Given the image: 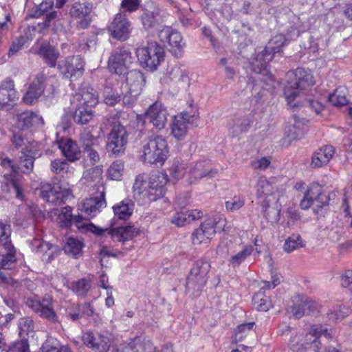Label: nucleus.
<instances>
[{
    "mask_svg": "<svg viewBox=\"0 0 352 352\" xmlns=\"http://www.w3.org/2000/svg\"><path fill=\"white\" fill-rule=\"evenodd\" d=\"M168 153L167 142L161 136H151L142 142L140 158L144 163L162 166L167 159Z\"/></svg>",
    "mask_w": 352,
    "mask_h": 352,
    "instance_id": "obj_1",
    "label": "nucleus"
},
{
    "mask_svg": "<svg viewBox=\"0 0 352 352\" xmlns=\"http://www.w3.org/2000/svg\"><path fill=\"white\" fill-rule=\"evenodd\" d=\"M289 78L294 77V80L288 81L284 89V94L288 104L296 107V104H292L296 96L300 91L307 89L314 85L313 76L304 68H297L295 72L289 74Z\"/></svg>",
    "mask_w": 352,
    "mask_h": 352,
    "instance_id": "obj_2",
    "label": "nucleus"
},
{
    "mask_svg": "<svg viewBox=\"0 0 352 352\" xmlns=\"http://www.w3.org/2000/svg\"><path fill=\"white\" fill-rule=\"evenodd\" d=\"M287 38L283 34L274 36L267 44L264 50L257 54L254 66V71L257 74H267V65L274 58V54L282 52V48L285 45Z\"/></svg>",
    "mask_w": 352,
    "mask_h": 352,
    "instance_id": "obj_3",
    "label": "nucleus"
},
{
    "mask_svg": "<svg viewBox=\"0 0 352 352\" xmlns=\"http://www.w3.org/2000/svg\"><path fill=\"white\" fill-rule=\"evenodd\" d=\"M140 65L148 71H154L164 60L165 52L157 42H150L146 46L136 49Z\"/></svg>",
    "mask_w": 352,
    "mask_h": 352,
    "instance_id": "obj_4",
    "label": "nucleus"
},
{
    "mask_svg": "<svg viewBox=\"0 0 352 352\" xmlns=\"http://www.w3.org/2000/svg\"><path fill=\"white\" fill-rule=\"evenodd\" d=\"M210 270V264L206 259H199L195 263L186 278V287L188 292L194 295L200 294L207 282Z\"/></svg>",
    "mask_w": 352,
    "mask_h": 352,
    "instance_id": "obj_5",
    "label": "nucleus"
},
{
    "mask_svg": "<svg viewBox=\"0 0 352 352\" xmlns=\"http://www.w3.org/2000/svg\"><path fill=\"white\" fill-rule=\"evenodd\" d=\"M129 132L120 121L111 124L110 132L107 135V150L115 157L124 153L128 142Z\"/></svg>",
    "mask_w": 352,
    "mask_h": 352,
    "instance_id": "obj_6",
    "label": "nucleus"
},
{
    "mask_svg": "<svg viewBox=\"0 0 352 352\" xmlns=\"http://www.w3.org/2000/svg\"><path fill=\"white\" fill-rule=\"evenodd\" d=\"M131 50L124 46L115 48L108 60V67L111 73L118 75L124 74L134 62Z\"/></svg>",
    "mask_w": 352,
    "mask_h": 352,
    "instance_id": "obj_7",
    "label": "nucleus"
},
{
    "mask_svg": "<svg viewBox=\"0 0 352 352\" xmlns=\"http://www.w3.org/2000/svg\"><path fill=\"white\" fill-rule=\"evenodd\" d=\"M330 198L328 195L322 192V187L318 184H311L305 192L300 206L302 209L307 210L315 205L314 212L316 214L326 206H328Z\"/></svg>",
    "mask_w": 352,
    "mask_h": 352,
    "instance_id": "obj_8",
    "label": "nucleus"
},
{
    "mask_svg": "<svg viewBox=\"0 0 352 352\" xmlns=\"http://www.w3.org/2000/svg\"><path fill=\"white\" fill-rule=\"evenodd\" d=\"M94 5L88 1H74L69 7V16L76 21V27L79 30L87 29L92 21L91 12Z\"/></svg>",
    "mask_w": 352,
    "mask_h": 352,
    "instance_id": "obj_9",
    "label": "nucleus"
},
{
    "mask_svg": "<svg viewBox=\"0 0 352 352\" xmlns=\"http://www.w3.org/2000/svg\"><path fill=\"white\" fill-rule=\"evenodd\" d=\"M79 142L91 164L98 163L100 160L99 152L101 150L98 138L94 136L91 131L85 128L80 133Z\"/></svg>",
    "mask_w": 352,
    "mask_h": 352,
    "instance_id": "obj_10",
    "label": "nucleus"
},
{
    "mask_svg": "<svg viewBox=\"0 0 352 352\" xmlns=\"http://www.w3.org/2000/svg\"><path fill=\"white\" fill-rule=\"evenodd\" d=\"M86 229L87 231L98 236H102L107 233L114 241H117L131 240L138 234L136 229L131 226H122L113 229H102L92 223H89L86 226Z\"/></svg>",
    "mask_w": 352,
    "mask_h": 352,
    "instance_id": "obj_11",
    "label": "nucleus"
},
{
    "mask_svg": "<svg viewBox=\"0 0 352 352\" xmlns=\"http://www.w3.org/2000/svg\"><path fill=\"white\" fill-rule=\"evenodd\" d=\"M159 38L174 56L177 57L182 56L185 43L178 31L171 27H165L159 32Z\"/></svg>",
    "mask_w": 352,
    "mask_h": 352,
    "instance_id": "obj_12",
    "label": "nucleus"
},
{
    "mask_svg": "<svg viewBox=\"0 0 352 352\" xmlns=\"http://www.w3.org/2000/svg\"><path fill=\"white\" fill-rule=\"evenodd\" d=\"M85 63L80 56L66 57L58 65L64 77L75 80L80 77L84 72Z\"/></svg>",
    "mask_w": 352,
    "mask_h": 352,
    "instance_id": "obj_13",
    "label": "nucleus"
},
{
    "mask_svg": "<svg viewBox=\"0 0 352 352\" xmlns=\"http://www.w3.org/2000/svg\"><path fill=\"white\" fill-rule=\"evenodd\" d=\"M82 341L85 345L98 352H120L116 345L110 344L108 337L98 333L85 332L82 336Z\"/></svg>",
    "mask_w": 352,
    "mask_h": 352,
    "instance_id": "obj_14",
    "label": "nucleus"
},
{
    "mask_svg": "<svg viewBox=\"0 0 352 352\" xmlns=\"http://www.w3.org/2000/svg\"><path fill=\"white\" fill-rule=\"evenodd\" d=\"M108 30L112 37L125 41L129 37L131 23L125 13H118L108 27Z\"/></svg>",
    "mask_w": 352,
    "mask_h": 352,
    "instance_id": "obj_15",
    "label": "nucleus"
},
{
    "mask_svg": "<svg viewBox=\"0 0 352 352\" xmlns=\"http://www.w3.org/2000/svg\"><path fill=\"white\" fill-rule=\"evenodd\" d=\"M70 191L62 189L58 185L44 184L41 186L40 195L46 201L54 205H61L67 200Z\"/></svg>",
    "mask_w": 352,
    "mask_h": 352,
    "instance_id": "obj_16",
    "label": "nucleus"
},
{
    "mask_svg": "<svg viewBox=\"0 0 352 352\" xmlns=\"http://www.w3.org/2000/svg\"><path fill=\"white\" fill-rule=\"evenodd\" d=\"M321 336H324L327 338L331 337L327 328L320 324L312 325L309 331L305 336L303 335L302 341L305 351L312 349L315 352H318L321 347V342L319 340V338Z\"/></svg>",
    "mask_w": 352,
    "mask_h": 352,
    "instance_id": "obj_17",
    "label": "nucleus"
},
{
    "mask_svg": "<svg viewBox=\"0 0 352 352\" xmlns=\"http://www.w3.org/2000/svg\"><path fill=\"white\" fill-rule=\"evenodd\" d=\"M217 221L214 218H208L201 223L192 234V241L194 244L208 243L216 233Z\"/></svg>",
    "mask_w": 352,
    "mask_h": 352,
    "instance_id": "obj_18",
    "label": "nucleus"
},
{
    "mask_svg": "<svg viewBox=\"0 0 352 352\" xmlns=\"http://www.w3.org/2000/svg\"><path fill=\"white\" fill-rule=\"evenodd\" d=\"M47 78V76L43 73L36 76L23 97V100L25 104L31 105L38 101L45 91V83Z\"/></svg>",
    "mask_w": 352,
    "mask_h": 352,
    "instance_id": "obj_19",
    "label": "nucleus"
},
{
    "mask_svg": "<svg viewBox=\"0 0 352 352\" xmlns=\"http://www.w3.org/2000/svg\"><path fill=\"white\" fill-rule=\"evenodd\" d=\"M18 99L13 80L7 78L0 85L1 109L9 110L15 104Z\"/></svg>",
    "mask_w": 352,
    "mask_h": 352,
    "instance_id": "obj_20",
    "label": "nucleus"
},
{
    "mask_svg": "<svg viewBox=\"0 0 352 352\" xmlns=\"http://www.w3.org/2000/svg\"><path fill=\"white\" fill-rule=\"evenodd\" d=\"M167 110L162 104L155 102L146 112L145 119L158 130L162 129L167 122Z\"/></svg>",
    "mask_w": 352,
    "mask_h": 352,
    "instance_id": "obj_21",
    "label": "nucleus"
},
{
    "mask_svg": "<svg viewBox=\"0 0 352 352\" xmlns=\"http://www.w3.org/2000/svg\"><path fill=\"white\" fill-rule=\"evenodd\" d=\"M37 143L33 142L19 155V170L23 173H30L34 168V163L37 155Z\"/></svg>",
    "mask_w": 352,
    "mask_h": 352,
    "instance_id": "obj_22",
    "label": "nucleus"
},
{
    "mask_svg": "<svg viewBox=\"0 0 352 352\" xmlns=\"http://www.w3.org/2000/svg\"><path fill=\"white\" fill-rule=\"evenodd\" d=\"M58 148L67 160L74 162L81 157V151L77 143L70 138H61L57 140Z\"/></svg>",
    "mask_w": 352,
    "mask_h": 352,
    "instance_id": "obj_23",
    "label": "nucleus"
},
{
    "mask_svg": "<svg viewBox=\"0 0 352 352\" xmlns=\"http://www.w3.org/2000/svg\"><path fill=\"white\" fill-rule=\"evenodd\" d=\"M256 189V195L261 199V202H263L267 199H272L274 203L279 200L278 193L275 191L273 186L265 177L261 176L258 178Z\"/></svg>",
    "mask_w": 352,
    "mask_h": 352,
    "instance_id": "obj_24",
    "label": "nucleus"
},
{
    "mask_svg": "<svg viewBox=\"0 0 352 352\" xmlns=\"http://www.w3.org/2000/svg\"><path fill=\"white\" fill-rule=\"evenodd\" d=\"M15 125L21 130L28 129L34 125H43L44 122L41 116L33 111H24L16 115Z\"/></svg>",
    "mask_w": 352,
    "mask_h": 352,
    "instance_id": "obj_25",
    "label": "nucleus"
},
{
    "mask_svg": "<svg viewBox=\"0 0 352 352\" xmlns=\"http://www.w3.org/2000/svg\"><path fill=\"white\" fill-rule=\"evenodd\" d=\"M160 12V8L153 3L148 5L147 8L143 10L140 19L144 30H149L159 23Z\"/></svg>",
    "mask_w": 352,
    "mask_h": 352,
    "instance_id": "obj_26",
    "label": "nucleus"
},
{
    "mask_svg": "<svg viewBox=\"0 0 352 352\" xmlns=\"http://www.w3.org/2000/svg\"><path fill=\"white\" fill-rule=\"evenodd\" d=\"M190 174L195 179L212 178L218 174V170L214 168L209 161H200L196 162L191 168Z\"/></svg>",
    "mask_w": 352,
    "mask_h": 352,
    "instance_id": "obj_27",
    "label": "nucleus"
},
{
    "mask_svg": "<svg viewBox=\"0 0 352 352\" xmlns=\"http://www.w3.org/2000/svg\"><path fill=\"white\" fill-rule=\"evenodd\" d=\"M36 53L40 56L44 62L50 67H55L60 56V52L54 46L49 43H42Z\"/></svg>",
    "mask_w": 352,
    "mask_h": 352,
    "instance_id": "obj_28",
    "label": "nucleus"
},
{
    "mask_svg": "<svg viewBox=\"0 0 352 352\" xmlns=\"http://www.w3.org/2000/svg\"><path fill=\"white\" fill-rule=\"evenodd\" d=\"M335 154V149L331 145L324 146L316 150L312 155L311 166L320 168L327 165Z\"/></svg>",
    "mask_w": 352,
    "mask_h": 352,
    "instance_id": "obj_29",
    "label": "nucleus"
},
{
    "mask_svg": "<svg viewBox=\"0 0 352 352\" xmlns=\"http://www.w3.org/2000/svg\"><path fill=\"white\" fill-rule=\"evenodd\" d=\"M305 131L304 121L294 116L289 120L285 129V135L289 140H296L303 137Z\"/></svg>",
    "mask_w": 352,
    "mask_h": 352,
    "instance_id": "obj_30",
    "label": "nucleus"
},
{
    "mask_svg": "<svg viewBox=\"0 0 352 352\" xmlns=\"http://www.w3.org/2000/svg\"><path fill=\"white\" fill-rule=\"evenodd\" d=\"M30 307L40 316L47 318L51 322L56 321L57 316L50 299L44 298L42 301H32L30 304Z\"/></svg>",
    "mask_w": 352,
    "mask_h": 352,
    "instance_id": "obj_31",
    "label": "nucleus"
},
{
    "mask_svg": "<svg viewBox=\"0 0 352 352\" xmlns=\"http://www.w3.org/2000/svg\"><path fill=\"white\" fill-rule=\"evenodd\" d=\"M126 82L131 93L140 95L145 85L146 78L140 71L133 69L126 73Z\"/></svg>",
    "mask_w": 352,
    "mask_h": 352,
    "instance_id": "obj_32",
    "label": "nucleus"
},
{
    "mask_svg": "<svg viewBox=\"0 0 352 352\" xmlns=\"http://www.w3.org/2000/svg\"><path fill=\"white\" fill-rule=\"evenodd\" d=\"M147 184L144 182L140 175L135 178L133 184L134 197L138 200L142 199L143 201H152L155 200L153 192L149 189H146Z\"/></svg>",
    "mask_w": 352,
    "mask_h": 352,
    "instance_id": "obj_33",
    "label": "nucleus"
},
{
    "mask_svg": "<svg viewBox=\"0 0 352 352\" xmlns=\"http://www.w3.org/2000/svg\"><path fill=\"white\" fill-rule=\"evenodd\" d=\"M202 216L203 212L198 210L181 211L173 215L171 218V223L177 227H181L201 219Z\"/></svg>",
    "mask_w": 352,
    "mask_h": 352,
    "instance_id": "obj_34",
    "label": "nucleus"
},
{
    "mask_svg": "<svg viewBox=\"0 0 352 352\" xmlns=\"http://www.w3.org/2000/svg\"><path fill=\"white\" fill-rule=\"evenodd\" d=\"M106 206L104 192H102L100 197H91L85 201L82 210L91 217H94L100 208Z\"/></svg>",
    "mask_w": 352,
    "mask_h": 352,
    "instance_id": "obj_35",
    "label": "nucleus"
},
{
    "mask_svg": "<svg viewBox=\"0 0 352 352\" xmlns=\"http://www.w3.org/2000/svg\"><path fill=\"white\" fill-rule=\"evenodd\" d=\"M264 210V215L267 221L271 223H276L280 219V204L278 201L273 202L272 199H267L263 202H261Z\"/></svg>",
    "mask_w": 352,
    "mask_h": 352,
    "instance_id": "obj_36",
    "label": "nucleus"
},
{
    "mask_svg": "<svg viewBox=\"0 0 352 352\" xmlns=\"http://www.w3.org/2000/svg\"><path fill=\"white\" fill-rule=\"evenodd\" d=\"M79 103L78 104L93 108L98 102L97 91L91 87H83L79 94Z\"/></svg>",
    "mask_w": 352,
    "mask_h": 352,
    "instance_id": "obj_37",
    "label": "nucleus"
},
{
    "mask_svg": "<svg viewBox=\"0 0 352 352\" xmlns=\"http://www.w3.org/2000/svg\"><path fill=\"white\" fill-rule=\"evenodd\" d=\"M168 182V175L166 173L159 172L150 177L149 188L153 192L155 199L162 195V188Z\"/></svg>",
    "mask_w": 352,
    "mask_h": 352,
    "instance_id": "obj_38",
    "label": "nucleus"
},
{
    "mask_svg": "<svg viewBox=\"0 0 352 352\" xmlns=\"http://www.w3.org/2000/svg\"><path fill=\"white\" fill-rule=\"evenodd\" d=\"M252 122L250 116L235 117L232 119V122L230 123L232 135L237 136L247 131Z\"/></svg>",
    "mask_w": 352,
    "mask_h": 352,
    "instance_id": "obj_39",
    "label": "nucleus"
},
{
    "mask_svg": "<svg viewBox=\"0 0 352 352\" xmlns=\"http://www.w3.org/2000/svg\"><path fill=\"white\" fill-rule=\"evenodd\" d=\"M153 344L151 340L146 336H138L132 340L126 347V350L133 352H149Z\"/></svg>",
    "mask_w": 352,
    "mask_h": 352,
    "instance_id": "obj_40",
    "label": "nucleus"
},
{
    "mask_svg": "<svg viewBox=\"0 0 352 352\" xmlns=\"http://www.w3.org/2000/svg\"><path fill=\"white\" fill-rule=\"evenodd\" d=\"M94 117V111L91 108L78 104L73 115L75 123L84 125L87 124Z\"/></svg>",
    "mask_w": 352,
    "mask_h": 352,
    "instance_id": "obj_41",
    "label": "nucleus"
},
{
    "mask_svg": "<svg viewBox=\"0 0 352 352\" xmlns=\"http://www.w3.org/2000/svg\"><path fill=\"white\" fill-rule=\"evenodd\" d=\"M133 203L129 199L122 201L113 207V210L116 216L120 219H126L129 218L133 213Z\"/></svg>",
    "mask_w": 352,
    "mask_h": 352,
    "instance_id": "obj_42",
    "label": "nucleus"
},
{
    "mask_svg": "<svg viewBox=\"0 0 352 352\" xmlns=\"http://www.w3.org/2000/svg\"><path fill=\"white\" fill-rule=\"evenodd\" d=\"M16 257L14 246L12 245L10 249H3L0 251V268L10 270L15 265Z\"/></svg>",
    "mask_w": 352,
    "mask_h": 352,
    "instance_id": "obj_43",
    "label": "nucleus"
},
{
    "mask_svg": "<svg viewBox=\"0 0 352 352\" xmlns=\"http://www.w3.org/2000/svg\"><path fill=\"white\" fill-rule=\"evenodd\" d=\"M82 241L69 237L63 247V250L65 254L78 258L82 255Z\"/></svg>",
    "mask_w": 352,
    "mask_h": 352,
    "instance_id": "obj_44",
    "label": "nucleus"
},
{
    "mask_svg": "<svg viewBox=\"0 0 352 352\" xmlns=\"http://www.w3.org/2000/svg\"><path fill=\"white\" fill-rule=\"evenodd\" d=\"M187 133L186 122L182 118H174L171 124V134L178 140H182Z\"/></svg>",
    "mask_w": 352,
    "mask_h": 352,
    "instance_id": "obj_45",
    "label": "nucleus"
},
{
    "mask_svg": "<svg viewBox=\"0 0 352 352\" xmlns=\"http://www.w3.org/2000/svg\"><path fill=\"white\" fill-rule=\"evenodd\" d=\"M10 234V226L0 222V251L1 252L3 249H10L12 248Z\"/></svg>",
    "mask_w": 352,
    "mask_h": 352,
    "instance_id": "obj_46",
    "label": "nucleus"
},
{
    "mask_svg": "<svg viewBox=\"0 0 352 352\" xmlns=\"http://www.w3.org/2000/svg\"><path fill=\"white\" fill-rule=\"evenodd\" d=\"M252 302L255 308L261 311H267L272 307L269 298L263 292H258L254 295Z\"/></svg>",
    "mask_w": 352,
    "mask_h": 352,
    "instance_id": "obj_47",
    "label": "nucleus"
},
{
    "mask_svg": "<svg viewBox=\"0 0 352 352\" xmlns=\"http://www.w3.org/2000/svg\"><path fill=\"white\" fill-rule=\"evenodd\" d=\"M168 74L170 80L176 82H186L188 81V72L181 66H173L168 71Z\"/></svg>",
    "mask_w": 352,
    "mask_h": 352,
    "instance_id": "obj_48",
    "label": "nucleus"
},
{
    "mask_svg": "<svg viewBox=\"0 0 352 352\" xmlns=\"http://www.w3.org/2000/svg\"><path fill=\"white\" fill-rule=\"evenodd\" d=\"M296 302H303V307L305 309V314L307 315H316L319 311L318 303L307 296H296Z\"/></svg>",
    "mask_w": 352,
    "mask_h": 352,
    "instance_id": "obj_49",
    "label": "nucleus"
},
{
    "mask_svg": "<svg viewBox=\"0 0 352 352\" xmlns=\"http://www.w3.org/2000/svg\"><path fill=\"white\" fill-rule=\"evenodd\" d=\"M305 246V243L301 236L298 234H294L288 237L284 244V250L290 253L300 248Z\"/></svg>",
    "mask_w": 352,
    "mask_h": 352,
    "instance_id": "obj_50",
    "label": "nucleus"
},
{
    "mask_svg": "<svg viewBox=\"0 0 352 352\" xmlns=\"http://www.w3.org/2000/svg\"><path fill=\"white\" fill-rule=\"evenodd\" d=\"M254 326V322L248 323H243L238 326L237 330L234 335V340L236 343L243 341L246 337L252 333Z\"/></svg>",
    "mask_w": 352,
    "mask_h": 352,
    "instance_id": "obj_51",
    "label": "nucleus"
},
{
    "mask_svg": "<svg viewBox=\"0 0 352 352\" xmlns=\"http://www.w3.org/2000/svg\"><path fill=\"white\" fill-rule=\"evenodd\" d=\"M349 309L345 306L340 305L338 307H334L327 313V317L331 322H337L341 321L349 314Z\"/></svg>",
    "mask_w": 352,
    "mask_h": 352,
    "instance_id": "obj_52",
    "label": "nucleus"
},
{
    "mask_svg": "<svg viewBox=\"0 0 352 352\" xmlns=\"http://www.w3.org/2000/svg\"><path fill=\"white\" fill-rule=\"evenodd\" d=\"M103 98L104 103L109 106H114L120 101V94L109 86L104 88Z\"/></svg>",
    "mask_w": 352,
    "mask_h": 352,
    "instance_id": "obj_53",
    "label": "nucleus"
},
{
    "mask_svg": "<svg viewBox=\"0 0 352 352\" xmlns=\"http://www.w3.org/2000/svg\"><path fill=\"white\" fill-rule=\"evenodd\" d=\"M69 165L65 160L55 159L51 162L50 170L56 175H63L69 172Z\"/></svg>",
    "mask_w": 352,
    "mask_h": 352,
    "instance_id": "obj_54",
    "label": "nucleus"
},
{
    "mask_svg": "<svg viewBox=\"0 0 352 352\" xmlns=\"http://www.w3.org/2000/svg\"><path fill=\"white\" fill-rule=\"evenodd\" d=\"M344 87H339L335 91L330 94L329 96V101L334 106H343L348 103V100L346 98Z\"/></svg>",
    "mask_w": 352,
    "mask_h": 352,
    "instance_id": "obj_55",
    "label": "nucleus"
},
{
    "mask_svg": "<svg viewBox=\"0 0 352 352\" xmlns=\"http://www.w3.org/2000/svg\"><path fill=\"white\" fill-rule=\"evenodd\" d=\"M91 285L89 279L82 278L74 284L72 289L77 296L85 297L91 288Z\"/></svg>",
    "mask_w": 352,
    "mask_h": 352,
    "instance_id": "obj_56",
    "label": "nucleus"
},
{
    "mask_svg": "<svg viewBox=\"0 0 352 352\" xmlns=\"http://www.w3.org/2000/svg\"><path fill=\"white\" fill-rule=\"evenodd\" d=\"M253 250L254 248L252 245L245 246L243 250L230 258V264L233 266H239L252 253Z\"/></svg>",
    "mask_w": 352,
    "mask_h": 352,
    "instance_id": "obj_57",
    "label": "nucleus"
},
{
    "mask_svg": "<svg viewBox=\"0 0 352 352\" xmlns=\"http://www.w3.org/2000/svg\"><path fill=\"white\" fill-rule=\"evenodd\" d=\"M124 170V163L117 160L111 164L108 169V173L111 179L120 180Z\"/></svg>",
    "mask_w": 352,
    "mask_h": 352,
    "instance_id": "obj_58",
    "label": "nucleus"
},
{
    "mask_svg": "<svg viewBox=\"0 0 352 352\" xmlns=\"http://www.w3.org/2000/svg\"><path fill=\"white\" fill-rule=\"evenodd\" d=\"M11 142L16 149L24 151L34 141H29L21 133H13Z\"/></svg>",
    "mask_w": 352,
    "mask_h": 352,
    "instance_id": "obj_59",
    "label": "nucleus"
},
{
    "mask_svg": "<svg viewBox=\"0 0 352 352\" xmlns=\"http://www.w3.org/2000/svg\"><path fill=\"white\" fill-rule=\"evenodd\" d=\"M54 4V3L52 0H43L38 6H36L32 14V16L34 18H38L45 15L52 10Z\"/></svg>",
    "mask_w": 352,
    "mask_h": 352,
    "instance_id": "obj_60",
    "label": "nucleus"
},
{
    "mask_svg": "<svg viewBox=\"0 0 352 352\" xmlns=\"http://www.w3.org/2000/svg\"><path fill=\"white\" fill-rule=\"evenodd\" d=\"M303 334H296L292 336L289 340V348L294 352H304L305 351V346L303 344Z\"/></svg>",
    "mask_w": 352,
    "mask_h": 352,
    "instance_id": "obj_61",
    "label": "nucleus"
},
{
    "mask_svg": "<svg viewBox=\"0 0 352 352\" xmlns=\"http://www.w3.org/2000/svg\"><path fill=\"white\" fill-rule=\"evenodd\" d=\"M58 217L64 226H69L72 222L73 218L72 208L70 206L63 208Z\"/></svg>",
    "mask_w": 352,
    "mask_h": 352,
    "instance_id": "obj_62",
    "label": "nucleus"
},
{
    "mask_svg": "<svg viewBox=\"0 0 352 352\" xmlns=\"http://www.w3.org/2000/svg\"><path fill=\"white\" fill-rule=\"evenodd\" d=\"M288 311L296 318H301L305 314L303 302H296V296L292 300V305L288 307Z\"/></svg>",
    "mask_w": 352,
    "mask_h": 352,
    "instance_id": "obj_63",
    "label": "nucleus"
},
{
    "mask_svg": "<svg viewBox=\"0 0 352 352\" xmlns=\"http://www.w3.org/2000/svg\"><path fill=\"white\" fill-rule=\"evenodd\" d=\"M341 286L349 289L352 294V270H346L340 276Z\"/></svg>",
    "mask_w": 352,
    "mask_h": 352,
    "instance_id": "obj_64",
    "label": "nucleus"
}]
</instances>
